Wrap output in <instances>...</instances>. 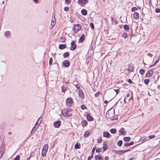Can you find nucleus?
Returning a JSON list of instances; mask_svg holds the SVG:
<instances>
[{"label":"nucleus","instance_id":"f8f14e48","mask_svg":"<svg viewBox=\"0 0 160 160\" xmlns=\"http://www.w3.org/2000/svg\"><path fill=\"white\" fill-rule=\"evenodd\" d=\"M87 118L88 121H91L93 120V118L90 115L89 113L87 115Z\"/></svg>","mask_w":160,"mask_h":160},{"label":"nucleus","instance_id":"338daca9","mask_svg":"<svg viewBox=\"0 0 160 160\" xmlns=\"http://www.w3.org/2000/svg\"><path fill=\"white\" fill-rule=\"evenodd\" d=\"M33 1L35 3H37L38 2V0H33Z\"/></svg>","mask_w":160,"mask_h":160},{"label":"nucleus","instance_id":"0e129e2a","mask_svg":"<svg viewBox=\"0 0 160 160\" xmlns=\"http://www.w3.org/2000/svg\"><path fill=\"white\" fill-rule=\"evenodd\" d=\"M109 158L108 156H106L105 158V160H107Z\"/></svg>","mask_w":160,"mask_h":160},{"label":"nucleus","instance_id":"ddd939ff","mask_svg":"<svg viewBox=\"0 0 160 160\" xmlns=\"http://www.w3.org/2000/svg\"><path fill=\"white\" fill-rule=\"evenodd\" d=\"M153 73V72L151 70H148L146 74V77H150L152 76Z\"/></svg>","mask_w":160,"mask_h":160},{"label":"nucleus","instance_id":"49530a36","mask_svg":"<svg viewBox=\"0 0 160 160\" xmlns=\"http://www.w3.org/2000/svg\"><path fill=\"white\" fill-rule=\"evenodd\" d=\"M155 137V135H150L149 136V138L150 139H152Z\"/></svg>","mask_w":160,"mask_h":160},{"label":"nucleus","instance_id":"4be33fe9","mask_svg":"<svg viewBox=\"0 0 160 160\" xmlns=\"http://www.w3.org/2000/svg\"><path fill=\"white\" fill-rule=\"evenodd\" d=\"M81 13L83 15L85 16L87 15V12L86 9H83L81 11Z\"/></svg>","mask_w":160,"mask_h":160},{"label":"nucleus","instance_id":"20e7f679","mask_svg":"<svg viewBox=\"0 0 160 160\" xmlns=\"http://www.w3.org/2000/svg\"><path fill=\"white\" fill-rule=\"evenodd\" d=\"M75 42L74 41H72L71 43V46L70 49L71 50H75L77 47V45L75 44Z\"/></svg>","mask_w":160,"mask_h":160},{"label":"nucleus","instance_id":"a19ab883","mask_svg":"<svg viewBox=\"0 0 160 160\" xmlns=\"http://www.w3.org/2000/svg\"><path fill=\"white\" fill-rule=\"evenodd\" d=\"M155 11L156 13H160V9L158 8H156Z\"/></svg>","mask_w":160,"mask_h":160},{"label":"nucleus","instance_id":"c756f323","mask_svg":"<svg viewBox=\"0 0 160 160\" xmlns=\"http://www.w3.org/2000/svg\"><path fill=\"white\" fill-rule=\"evenodd\" d=\"M69 54L68 52H66L64 53L63 56L64 58H67L69 57Z\"/></svg>","mask_w":160,"mask_h":160},{"label":"nucleus","instance_id":"72a5a7b5","mask_svg":"<svg viewBox=\"0 0 160 160\" xmlns=\"http://www.w3.org/2000/svg\"><path fill=\"white\" fill-rule=\"evenodd\" d=\"M102 151L101 148H98L96 150V152L97 153L101 152Z\"/></svg>","mask_w":160,"mask_h":160},{"label":"nucleus","instance_id":"6e6552de","mask_svg":"<svg viewBox=\"0 0 160 160\" xmlns=\"http://www.w3.org/2000/svg\"><path fill=\"white\" fill-rule=\"evenodd\" d=\"M62 64L66 67H69L70 65V62L68 60H65L63 62Z\"/></svg>","mask_w":160,"mask_h":160},{"label":"nucleus","instance_id":"ea45409f","mask_svg":"<svg viewBox=\"0 0 160 160\" xmlns=\"http://www.w3.org/2000/svg\"><path fill=\"white\" fill-rule=\"evenodd\" d=\"M37 127H35L33 128L31 131V133H33L37 129Z\"/></svg>","mask_w":160,"mask_h":160},{"label":"nucleus","instance_id":"79ce46f5","mask_svg":"<svg viewBox=\"0 0 160 160\" xmlns=\"http://www.w3.org/2000/svg\"><path fill=\"white\" fill-rule=\"evenodd\" d=\"M122 37L125 39L127 37V34L126 33H123L122 34Z\"/></svg>","mask_w":160,"mask_h":160},{"label":"nucleus","instance_id":"412c9836","mask_svg":"<svg viewBox=\"0 0 160 160\" xmlns=\"http://www.w3.org/2000/svg\"><path fill=\"white\" fill-rule=\"evenodd\" d=\"M88 124V122L87 121L85 120H84L82 121V125L83 126H86Z\"/></svg>","mask_w":160,"mask_h":160},{"label":"nucleus","instance_id":"bf43d9fd","mask_svg":"<svg viewBox=\"0 0 160 160\" xmlns=\"http://www.w3.org/2000/svg\"><path fill=\"white\" fill-rule=\"evenodd\" d=\"M159 61V59H158V60H157L155 62L154 64V65H152V66H154Z\"/></svg>","mask_w":160,"mask_h":160},{"label":"nucleus","instance_id":"603ef678","mask_svg":"<svg viewBox=\"0 0 160 160\" xmlns=\"http://www.w3.org/2000/svg\"><path fill=\"white\" fill-rule=\"evenodd\" d=\"M142 140L143 141H146L147 140V138L145 137H143L141 138Z\"/></svg>","mask_w":160,"mask_h":160},{"label":"nucleus","instance_id":"a18cd8bd","mask_svg":"<svg viewBox=\"0 0 160 160\" xmlns=\"http://www.w3.org/2000/svg\"><path fill=\"white\" fill-rule=\"evenodd\" d=\"M3 154V152L2 151L0 150V159L2 156Z\"/></svg>","mask_w":160,"mask_h":160},{"label":"nucleus","instance_id":"774afa93","mask_svg":"<svg viewBox=\"0 0 160 160\" xmlns=\"http://www.w3.org/2000/svg\"><path fill=\"white\" fill-rule=\"evenodd\" d=\"M129 96H130V95H129V94H127L126 95V96L125 97H126V98H128V97H129Z\"/></svg>","mask_w":160,"mask_h":160},{"label":"nucleus","instance_id":"7c9ffc66","mask_svg":"<svg viewBox=\"0 0 160 160\" xmlns=\"http://www.w3.org/2000/svg\"><path fill=\"white\" fill-rule=\"evenodd\" d=\"M75 148L76 149H79L80 148V144H78V143H76L75 146H74Z\"/></svg>","mask_w":160,"mask_h":160},{"label":"nucleus","instance_id":"680f3d73","mask_svg":"<svg viewBox=\"0 0 160 160\" xmlns=\"http://www.w3.org/2000/svg\"><path fill=\"white\" fill-rule=\"evenodd\" d=\"M129 160H135V158H132L130 159Z\"/></svg>","mask_w":160,"mask_h":160},{"label":"nucleus","instance_id":"7ed1b4c3","mask_svg":"<svg viewBox=\"0 0 160 160\" xmlns=\"http://www.w3.org/2000/svg\"><path fill=\"white\" fill-rule=\"evenodd\" d=\"M73 102L72 99L71 98H68L66 100V103L67 106L70 107L71 106L72 103Z\"/></svg>","mask_w":160,"mask_h":160},{"label":"nucleus","instance_id":"3c124183","mask_svg":"<svg viewBox=\"0 0 160 160\" xmlns=\"http://www.w3.org/2000/svg\"><path fill=\"white\" fill-rule=\"evenodd\" d=\"M64 10L65 11H67L69 10V8L68 7H65L64 8Z\"/></svg>","mask_w":160,"mask_h":160},{"label":"nucleus","instance_id":"393cba45","mask_svg":"<svg viewBox=\"0 0 160 160\" xmlns=\"http://www.w3.org/2000/svg\"><path fill=\"white\" fill-rule=\"evenodd\" d=\"M133 16L134 18L137 19V18H138V17H139V14L137 12H135L134 13Z\"/></svg>","mask_w":160,"mask_h":160},{"label":"nucleus","instance_id":"864d4df0","mask_svg":"<svg viewBox=\"0 0 160 160\" xmlns=\"http://www.w3.org/2000/svg\"><path fill=\"white\" fill-rule=\"evenodd\" d=\"M147 55L151 58H152L153 56V55L150 53H148L147 54Z\"/></svg>","mask_w":160,"mask_h":160},{"label":"nucleus","instance_id":"9d476101","mask_svg":"<svg viewBox=\"0 0 160 160\" xmlns=\"http://www.w3.org/2000/svg\"><path fill=\"white\" fill-rule=\"evenodd\" d=\"M79 96L82 99H83L84 98V95L81 89H79Z\"/></svg>","mask_w":160,"mask_h":160},{"label":"nucleus","instance_id":"5701e85b","mask_svg":"<svg viewBox=\"0 0 160 160\" xmlns=\"http://www.w3.org/2000/svg\"><path fill=\"white\" fill-rule=\"evenodd\" d=\"M130 150V149H128L127 150H122L119 151V152H120V154H122L124 153L125 152H127Z\"/></svg>","mask_w":160,"mask_h":160},{"label":"nucleus","instance_id":"e2e57ef3","mask_svg":"<svg viewBox=\"0 0 160 160\" xmlns=\"http://www.w3.org/2000/svg\"><path fill=\"white\" fill-rule=\"evenodd\" d=\"M108 102L106 100H105L104 101V103L105 104H107L108 103Z\"/></svg>","mask_w":160,"mask_h":160},{"label":"nucleus","instance_id":"13d9d810","mask_svg":"<svg viewBox=\"0 0 160 160\" xmlns=\"http://www.w3.org/2000/svg\"><path fill=\"white\" fill-rule=\"evenodd\" d=\"M51 24L53 26L55 25V22H54L53 21H52Z\"/></svg>","mask_w":160,"mask_h":160},{"label":"nucleus","instance_id":"4468645a","mask_svg":"<svg viewBox=\"0 0 160 160\" xmlns=\"http://www.w3.org/2000/svg\"><path fill=\"white\" fill-rule=\"evenodd\" d=\"M91 132L90 131H86L84 135V137L85 138H87L90 135Z\"/></svg>","mask_w":160,"mask_h":160},{"label":"nucleus","instance_id":"de8ad7c7","mask_svg":"<svg viewBox=\"0 0 160 160\" xmlns=\"http://www.w3.org/2000/svg\"><path fill=\"white\" fill-rule=\"evenodd\" d=\"M100 92H97L95 94V96L96 97H97L100 94Z\"/></svg>","mask_w":160,"mask_h":160},{"label":"nucleus","instance_id":"5fc2aeb1","mask_svg":"<svg viewBox=\"0 0 160 160\" xmlns=\"http://www.w3.org/2000/svg\"><path fill=\"white\" fill-rule=\"evenodd\" d=\"M128 82L130 84H132V82L130 79H128Z\"/></svg>","mask_w":160,"mask_h":160},{"label":"nucleus","instance_id":"8fccbe9b","mask_svg":"<svg viewBox=\"0 0 160 160\" xmlns=\"http://www.w3.org/2000/svg\"><path fill=\"white\" fill-rule=\"evenodd\" d=\"M93 155L92 154V155L90 156H89L88 158V160H90L92 158H93Z\"/></svg>","mask_w":160,"mask_h":160},{"label":"nucleus","instance_id":"a211bd4d","mask_svg":"<svg viewBox=\"0 0 160 160\" xmlns=\"http://www.w3.org/2000/svg\"><path fill=\"white\" fill-rule=\"evenodd\" d=\"M103 136L105 137L109 138L110 137V134L108 132H105L103 133Z\"/></svg>","mask_w":160,"mask_h":160},{"label":"nucleus","instance_id":"f3484780","mask_svg":"<svg viewBox=\"0 0 160 160\" xmlns=\"http://www.w3.org/2000/svg\"><path fill=\"white\" fill-rule=\"evenodd\" d=\"M62 92H65L66 90H68V87L66 85H63L61 87Z\"/></svg>","mask_w":160,"mask_h":160},{"label":"nucleus","instance_id":"c9c22d12","mask_svg":"<svg viewBox=\"0 0 160 160\" xmlns=\"http://www.w3.org/2000/svg\"><path fill=\"white\" fill-rule=\"evenodd\" d=\"M96 147H94L93 148H92V154L93 155V154L94 153L95 150L96 149Z\"/></svg>","mask_w":160,"mask_h":160},{"label":"nucleus","instance_id":"c03bdc74","mask_svg":"<svg viewBox=\"0 0 160 160\" xmlns=\"http://www.w3.org/2000/svg\"><path fill=\"white\" fill-rule=\"evenodd\" d=\"M137 10V8L136 7H134L132 9V12H134Z\"/></svg>","mask_w":160,"mask_h":160},{"label":"nucleus","instance_id":"f704fd0d","mask_svg":"<svg viewBox=\"0 0 160 160\" xmlns=\"http://www.w3.org/2000/svg\"><path fill=\"white\" fill-rule=\"evenodd\" d=\"M66 40V38L64 37H62L61 38V41L62 42H65Z\"/></svg>","mask_w":160,"mask_h":160},{"label":"nucleus","instance_id":"6e6d98bb","mask_svg":"<svg viewBox=\"0 0 160 160\" xmlns=\"http://www.w3.org/2000/svg\"><path fill=\"white\" fill-rule=\"evenodd\" d=\"M128 70L129 71L132 72L133 70V68L132 67V68L130 67L129 69H128Z\"/></svg>","mask_w":160,"mask_h":160},{"label":"nucleus","instance_id":"09e8293b","mask_svg":"<svg viewBox=\"0 0 160 160\" xmlns=\"http://www.w3.org/2000/svg\"><path fill=\"white\" fill-rule=\"evenodd\" d=\"M71 1V0H65V3H69Z\"/></svg>","mask_w":160,"mask_h":160},{"label":"nucleus","instance_id":"0eeeda50","mask_svg":"<svg viewBox=\"0 0 160 160\" xmlns=\"http://www.w3.org/2000/svg\"><path fill=\"white\" fill-rule=\"evenodd\" d=\"M78 3L79 4H85L88 2V0H78Z\"/></svg>","mask_w":160,"mask_h":160},{"label":"nucleus","instance_id":"69168bd1","mask_svg":"<svg viewBox=\"0 0 160 160\" xmlns=\"http://www.w3.org/2000/svg\"><path fill=\"white\" fill-rule=\"evenodd\" d=\"M127 99V98L126 97H125L124 98V102H125V103H126V100Z\"/></svg>","mask_w":160,"mask_h":160},{"label":"nucleus","instance_id":"f257e3e1","mask_svg":"<svg viewBox=\"0 0 160 160\" xmlns=\"http://www.w3.org/2000/svg\"><path fill=\"white\" fill-rule=\"evenodd\" d=\"M48 145L45 144L43 147L42 152V155L43 157L46 156V154L48 149Z\"/></svg>","mask_w":160,"mask_h":160},{"label":"nucleus","instance_id":"c85d7f7f","mask_svg":"<svg viewBox=\"0 0 160 160\" xmlns=\"http://www.w3.org/2000/svg\"><path fill=\"white\" fill-rule=\"evenodd\" d=\"M122 140H119L117 142V145L119 147L122 146Z\"/></svg>","mask_w":160,"mask_h":160},{"label":"nucleus","instance_id":"aec40b11","mask_svg":"<svg viewBox=\"0 0 160 160\" xmlns=\"http://www.w3.org/2000/svg\"><path fill=\"white\" fill-rule=\"evenodd\" d=\"M124 30L126 31H128L129 30L130 28L128 25L125 24L124 26Z\"/></svg>","mask_w":160,"mask_h":160},{"label":"nucleus","instance_id":"473e14b6","mask_svg":"<svg viewBox=\"0 0 160 160\" xmlns=\"http://www.w3.org/2000/svg\"><path fill=\"white\" fill-rule=\"evenodd\" d=\"M149 80L148 79H145L144 80V82L147 85H148L149 82Z\"/></svg>","mask_w":160,"mask_h":160},{"label":"nucleus","instance_id":"e433bc0d","mask_svg":"<svg viewBox=\"0 0 160 160\" xmlns=\"http://www.w3.org/2000/svg\"><path fill=\"white\" fill-rule=\"evenodd\" d=\"M53 61V59L52 58H49V65H51V64L52 63Z\"/></svg>","mask_w":160,"mask_h":160},{"label":"nucleus","instance_id":"dca6fc26","mask_svg":"<svg viewBox=\"0 0 160 160\" xmlns=\"http://www.w3.org/2000/svg\"><path fill=\"white\" fill-rule=\"evenodd\" d=\"M134 142L133 141L131 142L130 143L126 142L124 144V145L125 147H128L133 144Z\"/></svg>","mask_w":160,"mask_h":160},{"label":"nucleus","instance_id":"4d7b16f0","mask_svg":"<svg viewBox=\"0 0 160 160\" xmlns=\"http://www.w3.org/2000/svg\"><path fill=\"white\" fill-rule=\"evenodd\" d=\"M102 142V139L101 138L99 139L98 141V143H101Z\"/></svg>","mask_w":160,"mask_h":160},{"label":"nucleus","instance_id":"37998d69","mask_svg":"<svg viewBox=\"0 0 160 160\" xmlns=\"http://www.w3.org/2000/svg\"><path fill=\"white\" fill-rule=\"evenodd\" d=\"M90 25V26H91V27L92 28V29L93 30L94 28V24H93V23H92V22L91 23Z\"/></svg>","mask_w":160,"mask_h":160},{"label":"nucleus","instance_id":"b1692460","mask_svg":"<svg viewBox=\"0 0 160 160\" xmlns=\"http://www.w3.org/2000/svg\"><path fill=\"white\" fill-rule=\"evenodd\" d=\"M95 160H102V158L101 156L96 155L95 157Z\"/></svg>","mask_w":160,"mask_h":160},{"label":"nucleus","instance_id":"cd10ccee","mask_svg":"<svg viewBox=\"0 0 160 160\" xmlns=\"http://www.w3.org/2000/svg\"><path fill=\"white\" fill-rule=\"evenodd\" d=\"M10 32L9 31H7L5 32L4 36L6 38L8 37V36L10 34Z\"/></svg>","mask_w":160,"mask_h":160},{"label":"nucleus","instance_id":"6ab92c4d","mask_svg":"<svg viewBox=\"0 0 160 160\" xmlns=\"http://www.w3.org/2000/svg\"><path fill=\"white\" fill-rule=\"evenodd\" d=\"M66 45L65 44H60L59 46V48L60 49H63L66 48Z\"/></svg>","mask_w":160,"mask_h":160},{"label":"nucleus","instance_id":"2eb2a0df","mask_svg":"<svg viewBox=\"0 0 160 160\" xmlns=\"http://www.w3.org/2000/svg\"><path fill=\"white\" fill-rule=\"evenodd\" d=\"M85 39V35L84 34H82L81 37L79 39V42H82Z\"/></svg>","mask_w":160,"mask_h":160},{"label":"nucleus","instance_id":"a878e982","mask_svg":"<svg viewBox=\"0 0 160 160\" xmlns=\"http://www.w3.org/2000/svg\"><path fill=\"white\" fill-rule=\"evenodd\" d=\"M117 132V130L116 128H112L110 130V132L111 133L114 134L116 133Z\"/></svg>","mask_w":160,"mask_h":160},{"label":"nucleus","instance_id":"f03ea898","mask_svg":"<svg viewBox=\"0 0 160 160\" xmlns=\"http://www.w3.org/2000/svg\"><path fill=\"white\" fill-rule=\"evenodd\" d=\"M81 27L79 24H76L73 28L74 31L75 33H77L81 28Z\"/></svg>","mask_w":160,"mask_h":160},{"label":"nucleus","instance_id":"2f4dec72","mask_svg":"<svg viewBox=\"0 0 160 160\" xmlns=\"http://www.w3.org/2000/svg\"><path fill=\"white\" fill-rule=\"evenodd\" d=\"M145 70L143 69H141L139 70V72L142 75H143L145 72Z\"/></svg>","mask_w":160,"mask_h":160},{"label":"nucleus","instance_id":"9b49d317","mask_svg":"<svg viewBox=\"0 0 160 160\" xmlns=\"http://www.w3.org/2000/svg\"><path fill=\"white\" fill-rule=\"evenodd\" d=\"M108 146L107 145V142H104L103 143V152H104L107 149Z\"/></svg>","mask_w":160,"mask_h":160},{"label":"nucleus","instance_id":"58836bf2","mask_svg":"<svg viewBox=\"0 0 160 160\" xmlns=\"http://www.w3.org/2000/svg\"><path fill=\"white\" fill-rule=\"evenodd\" d=\"M20 156L19 155H17L16 157L15 158L14 160H19Z\"/></svg>","mask_w":160,"mask_h":160},{"label":"nucleus","instance_id":"1a4fd4ad","mask_svg":"<svg viewBox=\"0 0 160 160\" xmlns=\"http://www.w3.org/2000/svg\"><path fill=\"white\" fill-rule=\"evenodd\" d=\"M119 133H120V134H119L120 135H124L126 134V132L124 131V128H121V129L119 130Z\"/></svg>","mask_w":160,"mask_h":160},{"label":"nucleus","instance_id":"4c0bfd02","mask_svg":"<svg viewBox=\"0 0 160 160\" xmlns=\"http://www.w3.org/2000/svg\"><path fill=\"white\" fill-rule=\"evenodd\" d=\"M81 109L82 110H84L87 108L83 104L81 105Z\"/></svg>","mask_w":160,"mask_h":160},{"label":"nucleus","instance_id":"052dcab7","mask_svg":"<svg viewBox=\"0 0 160 160\" xmlns=\"http://www.w3.org/2000/svg\"><path fill=\"white\" fill-rule=\"evenodd\" d=\"M114 90L115 91V92H116L117 94H118L119 93V90H118V89H116V90L114 89Z\"/></svg>","mask_w":160,"mask_h":160},{"label":"nucleus","instance_id":"bb28decb","mask_svg":"<svg viewBox=\"0 0 160 160\" xmlns=\"http://www.w3.org/2000/svg\"><path fill=\"white\" fill-rule=\"evenodd\" d=\"M130 140L131 138L129 137H125L123 138V140L125 142L129 141Z\"/></svg>","mask_w":160,"mask_h":160},{"label":"nucleus","instance_id":"39448f33","mask_svg":"<svg viewBox=\"0 0 160 160\" xmlns=\"http://www.w3.org/2000/svg\"><path fill=\"white\" fill-rule=\"evenodd\" d=\"M71 111V109L70 108L68 109H64L62 111V114L64 116H67L68 115L67 113Z\"/></svg>","mask_w":160,"mask_h":160},{"label":"nucleus","instance_id":"423d86ee","mask_svg":"<svg viewBox=\"0 0 160 160\" xmlns=\"http://www.w3.org/2000/svg\"><path fill=\"white\" fill-rule=\"evenodd\" d=\"M61 122L60 121H55L53 123V125L55 128H58L61 125Z\"/></svg>","mask_w":160,"mask_h":160}]
</instances>
